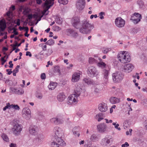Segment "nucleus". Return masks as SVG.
I'll return each instance as SVG.
<instances>
[{
	"mask_svg": "<svg viewBox=\"0 0 147 147\" xmlns=\"http://www.w3.org/2000/svg\"><path fill=\"white\" fill-rule=\"evenodd\" d=\"M53 131L55 134V136L53 139L51 145L53 147H59L63 146L65 144L63 142V141L61 138L63 134V132L61 128L56 126L53 129Z\"/></svg>",
	"mask_w": 147,
	"mask_h": 147,
	"instance_id": "obj_1",
	"label": "nucleus"
},
{
	"mask_svg": "<svg viewBox=\"0 0 147 147\" xmlns=\"http://www.w3.org/2000/svg\"><path fill=\"white\" fill-rule=\"evenodd\" d=\"M82 22V27L79 29L80 32L83 34L90 33L94 27L93 25L90 23L88 21L86 20H84Z\"/></svg>",
	"mask_w": 147,
	"mask_h": 147,
	"instance_id": "obj_2",
	"label": "nucleus"
},
{
	"mask_svg": "<svg viewBox=\"0 0 147 147\" xmlns=\"http://www.w3.org/2000/svg\"><path fill=\"white\" fill-rule=\"evenodd\" d=\"M118 60L121 63H125L129 62L131 60L129 53L123 51L119 53L117 55Z\"/></svg>",
	"mask_w": 147,
	"mask_h": 147,
	"instance_id": "obj_3",
	"label": "nucleus"
},
{
	"mask_svg": "<svg viewBox=\"0 0 147 147\" xmlns=\"http://www.w3.org/2000/svg\"><path fill=\"white\" fill-rule=\"evenodd\" d=\"M71 22L73 26L76 29H79L81 25L80 19L77 17L72 18Z\"/></svg>",
	"mask_w": 147,
	"mask_h": 147,
	"instance_id": "obj_4",
	"label": "nucleus"
},
{
	"mask_svg": "<svg viewBox=\"0 0 147 147\" xmlns=\"http://www.w3.org/2000/svg\"><path fill=\"white\" fill-rule=\"evenodd\" d=\"M123 76L120 72H117L112 74L113 79L115 83L120 82L123 79Z\"/></svg>",
	"mask_w": 147,
	"mask_h": 147,
	"instance_id": "obj_5",
	"label": "nucleus"
},
{
	"mask_svg": "<svg viewBox=\"0 0 147 147\" xmlns=\"http://www.w3.org/2000/svg\"><path fill=\"white\" fill-rule=\"evenodd\" d=\"M22 128V126L18 123H16L13 126L12 128L13 133L15 135H19L20 133Z\"/></svg>",
	"mask_w": 147,
	"mask_h": 147,
	"instance_id": "obj_6",
	"label": "nucleus"
},
{
	"mask_svg": "<svg viewBox=\"0 0 147 147\" xmlns=\"http://www.w3.org/2000/svg\"><path fill=\"white\" fill-rule=\"evenodd\" d=\"M78 98L75 94H71L67 98V103L69 105L76 104L78 101Z\"/></svg>",
	"mask_w": 147,
	"mask_h": 147,
	"instance_id": "obj_7",
	"label": "nucleus"
},
{
	"mask_svg": "<svg viewBox=\"0 0 147 147\" xmlns=\"http://www.w3.org/2000/svg\"><path fill=\"white\" fill-rule=\"evenodd\" d=\"M141 18V15L138 13H135L131 16L130 20H131L134 24H136L140 21Z\"/></svg>",
	"mask_w": 147,
	"mask_h": 147,
	"instance_id": "obj_8",
	"label": "nucleus"
},
{
	"mask_svg": "<svg viewBox=\"0 0 147 147\" xmlns=\"http://www.w3.org/2000/svg\"><path fill=\"white\" fill-rule=\"evenodd\" d=\"M88 74L90 77L97 76L98 75L96 69L93 66L89 67L88 70Z\"/></svg>",
	"mask_w": 147,
	"mask_h": 147,
	"instance_id": "obj_9",
	"label": "nucleus"
},
{
	"mask_svg": "<svg viewBox=\"0 0 147 147\" xmlns=\"http://www.w3.org/2000/svg\"><path fill=\"white\" fill-rule=\"evenodd\" d=\"M22 113V117L26 119H29L31 117L30 110L27 107L24 108L23 109Z\"/></svg>",
	"mask_w": 147,
	"mask_h": 147,
	"instance_id": "obj_10",
	"label": "nucleus"
},
{
	"mask_svg": "<svg viewBox=\"0 0 147 147\" xmlns=\"http://www.w3.org/2000/svg\"><path fill=\"white\" fill-rule=\"evenodd\" d=\"M85 3V0H78L76 4V7L79 11H81L84 8Z\"/></svg>",
	"mask_w": 147,
	"mask_h": 147,
	"instance_id": "obj_11",
	"label": "nucleus"
},
{
	"mask_svg": "<svg viewBox=\"0 0 147 147\" xmlns=\"http://www.w3.org/2000/svg\"><path fill=\"white\" fill-rule=\"evenodd\" d=\"M115 23L117 27L119 28H121L124 26L125 21L121 17H119L115 19Z\"/></svg>",
	"mask_w": 147,
	"mask_h": 147,
	"instance_id": "obj_12",
	"label": "nucleus"
},
{
	"mask_svg": "<svg viewBox=\"0 0 147 147\" xmlns=\"http://www.w3.org/2000/svg\"><path fill=\"white\" fill-rule=\"evenodd\" d=\"M67 34L68 36L76 38L78 36V32L75 30L69 29L67 31Z\"/></svg>",
	"mask_w": 147,
	"mask_h": 147,
	"instance_id": "obj_13",
	"label": "nucleus"
},
{
	"mask_svg": "<svg viewBox=\"0 0 147 147\" xmlns=\"http://www.w3.org/2000/svg\"><path fill=\"white\" fill-rule=\"evenodd\" d=\"M50 121L52 123L56 125L62 124L64 122L62 119L57 117L53 118L51 119Z\"/></svg>",
	"mask_w": 147,
	"mask_h": 147,
	"instance_id": "obj_14",
	"label": "nucleus"
},
{
	"mask_svg": "<svg viewBox=\"0 0 147 147\" xmlns=\"http://www.w3.org/2000/svg\"><path fill=\"white\" fill-rule=\"evenodd\" d=\"M81 73V72L80 71H78L74 73L72 75V81L73 82H78L80 79V75Z\"/></svg>",
	"mask_w": 147,
	"mask_h": 147,
	"instance_id": "obj_15",
	"label": "nucleus"
},
{
	"mask_svg": "<svg viewBox=\"0 0 147 147\" xmlns=\"http://www.w3.org/2000/svg\"><path fill=\"white\" fill-rule=\"evenodd\" d=\"M38 131V127L36 125H31L29 128V131L30 134L32 135H36Z\"/></svg>",
	"mask_w": 147,
	"mask_h": 147,
	"instance_id": "obj_16",
	"label": "nucleus"
},
{
	"mask_svg": "<svg viewBox=\"0 0 147 147\" xmlns=\"http://www.w3.org/2000/svg\"><path fill=\"white\" fill-rule=\"evenodd\" d=\"M98 131L100 133H103L106 131L107 126L105 123H102L97 126Z\"/></svg>",
	"mask_w": 147,
	"mask_h": 147,
	"instance_id": "obj_17",
	"label": "nucleus"
},
{
	"mask_svg": "<svg viewBox=\"0 0 147 147\" xmlns=\"http://www.w3.org/2000/svg\"><path fill=\"white\" fill-rule=\"evenodd\" d=\"M109 73V71L105 69H104L102 71V74L103 76V79L105 84H107L108 82Z\"/></svg>",
	"mask_w": 147,
	"mask_h": 147,
	"instance_id": "obj_18",
	"label": "nucleus"
},
{
	"mask_svg": "<svg viewBox=\"0 0 147 147\" xmlns=\"http://www.w3.org/2000/svg\"><path fill=\"white\" fill-rule=\"evenodd\" d=\"M134 68V66L131 64H128L125 65L124 67L125 72L127 73H129L132 71Z\"/></svg>",
	"mask_w": 147,
	"mask_h": 147,
	"instance_id": "obj_19",
	"label": "nucleus"
},
{
	"mask_svg": "<svg viewBox=\"0 0 147 147\" xmlns=\"http://www.w3.org/2000/svg\"><path fill=\"white\" fill-rule=\"evenodd\" d=\"M98 109L101 112H106L107 109V105L104 103H100L98 105Z\"/></svg>",
	"mask_w": 147,
	"mask_h": 147,
	"instance_id": "obj_20",
	"label": "nucleus"
},
{
	"mask_svg": "<svg viewBox=\"0 0 147 147\" xmlns=\"http://www.w3.org/2000/svg\"><path fill=\"white\" fill-rule=\"evenodd\" d=\"M53 4V2L52 3V0H46L44 3V6L46 7L45 9L48 10Z\"/></svg>",
	"mask_w": 147,
	"mask_h": 147,
	"instance_id": "obj_21",
	"label": "nucleus"
},
{
	"mask_svg": "<svg viewBox=\"0 0 147 147\" xmlns=\"http://www.w3.org/2000/svg\"><path fill=\"white\" fill-rule=\"evenodd\" d=\"M12 11H9L6 13L4 16L8 21H10L12 18Z\"/></svg>",
	"mask_w": 147,
	"mask_h": 147,
	"instance_id": "obj_22",
	"label": "nucleus"
},
{
	"mask_svg": "<svg viewBox=\"0 0 147 147\" xmlns=\"http://www.w3.org/2000/svg\"><path fill=\"white\" fill-rule=\"evenodd\" d=\"M83 81L88 85H93L95 84V82L89 78H84Z\"/></svg>",
	"mask_w": 147,
	"mask_h": 147,
	"instance_id": "obj_23",
	"label": "nucleus"
},
{
	"mask_svg": "<svg viewBox=\"0 0 147 147\" xmlns=\"http://www.w3.org/2000/svg\"><path fill=\"white\" fill-rule=\"evenodd\" d=\"M111 103L112 104H116L120 102V98H117L114 97H111L109 99Z\"/></svg>",
	"mask_w": 147,
	"mask_h": 147,
	"instance_id": "obj_24",
	"label": "nucleus"
},
{
	"mask_svg": "<svg viewBox=\"0 0 147 147\" xmlns=\"http://www.w3.org/2000/svg\"><path fill=\"white\" fill-rule=\"evenodd\" d=\"M58 100L59 102H62L64 101L66 98L65 96L64 93H59L57 96Z\"/></svg>",
	"mask_w": 147,
	"mask_h": 147,
	"instance_id": "obj_25",
	"label": "nucleus"
},
{
	"mask_svg": "<svg viewBox=\"0 0 147 147\" xmlns=\"http://www.w3.org/2000/svg\"><path fill=\"white\" fill-rule=\"evenodd\" d=\"M82 89L79 87L78 88H76L74 90V93L73 94H75L77 97H79L81 92Z\"/></svg>",
	"mask_w": 147,
	"mask_h": 147,
	"instance_id": "obj_26",
	"label": "nucleus"
},
{
	"mask_svg": "<svg viewBox=\"0 0 147 147\" xmlns=\"http://www.w3.org/2000/svg\"><path fill=\"white\" fill-rule=\"evenodd\" d=\"M57 84L56 82H51L49 85L48 86V87L49 90H54L56 88Z\"/></svg>",
	"mask_w": 147,
	"mask_h": 147,
	"instance_id": "obj_27",
	"label": "nucleus"
},
{
	"mask_svg": "<svg viewBox=\"0 0 147 147\" xmlns=\"http://www.w3.org/2000/svg\"><path fill=\"white\" fill-rule=\"evenodd\" d=\"M14 91L15 94L18 95H22L24 93V90L22 89H14Z\"/></svg>",
	"mask_w": 147,
	"mask_h": 147,
	"instance_id": "obj_28",
	"label": "nucleus"
},
{
	"mask_svg": "<svg viewBox=\"0 0 147 147\" xmlns=\"http://www.w3.org/2000/svg\"><path fill=\"white\" fill-rule=\"evenodd\" d=\"M78 127H75L73 129V132L75 136H77L79 137L80 136V134L78 133Z\"/></svg>",
	"mask_w": 147,
	"mask_h": 147,
	"instance_id": "obj_29",
	"label": "nucleus"
},
{
	"mask_svg": "<svg viewBox=\"0 0 147 147\" xmlns=\"http://www.w3.org/2000/svg\"><path fill=\"white\" fill-rule=\"evenodd\" d=\"M0 32H3L6 28L5 24H2V22L0 21Z\"/></svg>",
	"mask_w": 147,
	"mask_h": 147,
	"instance_id": "obj_30",
	"label": "nucleus"
},
{
	"mask_svg": "<svg viewBox=\"0 0 147 147\" xmlns=\"http://www.w3.org/2000/svg\"><path fill=\"white\" fill-rule=\"evenodd\" d=\"M98 139V138L97 136L95 134L92 135L90 138V140L93 141L97 140Z\"/></svg>",
	"mask_w": 147,
	"mask_h": 147,
	"instance_id": "obj_31",
	"label": "nucleus"
},
{
	"mask_svg": "<svg viewBox=\"0 0 147 147\" xmlns=\"http://www.w3.org/2000/svg\"><path fill=\"white\" fill-rule=\"evenodd\" d=\"M25 40L24 39H23L22 40V41L21 42H20V43H19V44H18V43L17 42H16V44L14 45H11V46H13L14 47H13V50H15L16 49V48H15V47H16V46H18V47H19L20 46V45H21V44L22 43H24V42Z\"/></svg>",
	"mask_w": 147,
	"mask_h": 147,
	"instance_id": "obj_32",
	"label": "nucleus"
},
{
	"mask_svg": "<svg viewBox=\"0 0 147 147\" xmlns=\"http://www.w3.org/2000/svg\"><path fill=\"white\" fill-rule=\"evenodd\" d=\"M89 62L90 63L93 64L97 63L98 62L94 58L92 57H90L89 58Z\"/></svg>",
	"mask_w": 147,
	"mask_h": 147,
	"instance_id": "obj_33",
	"label": "nucleus"
},
{
	"mask_svg": "<svg viewBox=\"0 0 147 147\" xmlns=\"http://www.w3.org/2000/svg\"><path fill=\"white\" fill-rule=\"evenodd\" d=\"M45 44L49 45H53L54 44V41L53 39H51L48 40Z\"/></svg>",
	"mask_w": 147,
	"mask_h": 147,
	"instance_id": "obj_34",
	"label": "nucleus"
},
{
	"mask_svg": "<svg viewBox=\"0 0 147 147\" xmlns=\"http://www.w3.org/2000/svg\"><path fill=\"white\" fill-rule=\"evenodd\" d=\"M1 137L4 141L7 142L9 140L8 138L7 135L4 134H2Z\"/></svg>",
	"mask_w": 147,
	"mask_h": 147,
	"instance_id": "obj_35",
	"label": "nucleus"
},
{
	"mask_svg": "<svg viewBox=\"0 0 147 147\" xmlns=\"http://www.w3.org/2000/svg\"><path fill=\"white\" fill-rule=\"evenodd\" d=\"M98 65L102 68H104L105 67L106 65L105 63L103 62H100L98 63Z\"/></svg>",
	"mask_w": 147,
	"mask_h": 147,
	"instance_id": "obj_36",
	"label": "nucleus"
},
{
	"mask_svg": "<svg viewBox=\"0 0 147 147\" xmlns=\"http://www.w3.org/2000/svg\"><path fill=\"white\" fill-rule=\"evenodd\" d=\"M58 2L60 4L65 5L68 3V1L67 0H58Z\"/></svg>",
	"mask_w": 147,
	"mask_h": 147,
	"instance_id": "obj_37",
	"label": "nucleus"
},
{
	"mask_svg": "<svg viewBox=\"0 0 147 147\" xmlns=\"http://www.w3.org/2000/svg\"><path fill=\"white\" fill-rule=\"evenodd\" d=\"M137 3L140 8L143 7L144 5V3L142 1L140 0L138 1Z\"/></svg>",
	"mask_w": 147,
	"mask_h": 147,
	"instance_id": "obj_38",
	"label": "nucleus"
},
{
	"mask_svg": "<svg viewBox=\"0 0 147 147\" xmlns=\"http://www.w3.org/2000/svg\"><path fill=\"white\" fill-rule=\"evenodd\" d=\"M54 72L57 73L58 74H60V71L59 69V67L58 66H56L54 67Z\"/></svg>",
	"mask_w": 147,
	"mask_h": 147,
	"instance_id": "obj_39",
	"label": "nucleus"
},
{
	"mask_svg": "<svg viewBox=\"0 0 147 147\" xmlns=\"http://www.w3.org/2000/svg\"><path fill=\"white\" fill-rule=\"evenodd\" d=\"M128 122L129 121L128 120L125 121L124 122L123 126L125 129L129 127Z\"/></svg>",
	"mask_w": 147,
	"mask_h": 147,
	"instance_id": "obj_40",
	"label": "nucleus"
},
{
	"mask_svg": "<svg viewBox=\"0 0 147 147\" xmlns=\"http://www.w3.org/2000/svg\"><path fill=\"white\" fill-rule=\"evenodd\" d=\"M53 29L55 31H59L61 30V28L57 26H54L53 27Z\"/></svg>",
	"mask_w": 147,
	"mask_h": 147,
	"instance_id": "obj_41",
	"label": "nucleus"
},
{
	"mask_svg": "<svg viewBox=\"0 0 147 147\" xmlns=\"http://www.w3.org/2000/svg\"><path fill=\"white\" fill-rule=\"evenodd\" d=\"M44 44L43 43L40 44L39 45L40 47H41L43 51H45L46 50L47 46L46 45H44Z\"/></svg>",
	"mask_w": 147,
	"mask_h": 147,
	"instance_id": "obj_42",
	"label": "nucleus"
},
{
	"mask_svg": "<svg viewBox=\"0 0 147 147\" xmlns=\"http://www.w3.org/2000/svg\"><path fill=\"white\" fill-rule=\"evenodd\" d=\"M48 52V53H45L44 54V56L45 57H47L50 55L52 53V50H51L49 49Z\"/></svg>",
	"mask_w": 147,
	"mask_h": 147,
	"instance_id": "obj_43",
	"label": "nucleus"
},
{
	"mask_svg": "<svg viewBox=\"0 0 147 147\" xmlns=\"http://www.w3.org/2000/svg\"><path fill=\"white\" fill-rule=\"evenodd\" d=\"M111 49L110 48L104 49L102 50V52L104 54H106L110 51Z\"/></svg>",
	"mask_w": 147,
	"mask_h": 147,
	"instance_id": "obj_44",
	"label": "nucleus"
},
{
	"mask_svg": "<svg viewBox=\"0 0 147 147\" xmlns=\"http://www.w3.org/2000/svg\"><path fill=\"white\" fill-rule=\"evenodd\" d=\"M99 15L100 16V18L101 19H103L104 18V16L105 15V13L103 12H101L99 13Z\"/></svg>",
	"mask_w": 147,
	"mask_h": 147,
	"instance_id": "obj_45",
	"label": "nucleus"
},
{
	"mask_svg": "<svg viewBox=\"0 0 147 147\" xmlns=\"http://www.w3.org/2000/svg\"><path fill=\"white\" fill-rule=\"evenodd\" d=\"M13 108L15 110H19L20 109V107L17 105H13Z\"/></svg>",
	"mask_w": 147,
	"mask_h": 147,
	"instance_id": "obj_46",
	"label": "nucleus"
},
{
	"mask_svg": "<svg viewBox=\"0 0 147 147\" xmlns=\"http://www.w3.org/2000/svg\"><path fill=\"white\" fill-rule=\"evenodd\" d=\"M36 97L39 99H41L42 98V94H39L36 95Z\"/></svg>",
	"mask_w": 147,
	"mask_h": 147,
	"instance_id": "obj_47",
	"label": "nucleus"
},
{
	"mask_svg": "<svg viewBox=\"0 0 147 147\" xmlns=\"http://www.w3.org/2000/svg\"><path fill=\"white\" fill-rule=\"evenodd\" d=\"M41 78L42 79H45L46 78L45 74V73H43L41 75Z\"/></svg>",
	"mask_w": 147,
	"mask_h": 147,
	"instance_id": "obj_48",
	"label": "nucleus"
},
{
	"mask_svg": "<svg viewBox=\"0 0 147 147\" xmlns=\"http://www.w3.org/2000/svg\"><path fill=\"white\" fill-rule=\"evenodd\" d=\"M20 67L19 65H17L16 68L15 69L13 70V72L17 73L18 72L19 70L18 69Z\"/></svg>",
	"mask_w": 147,
	"mask_h": 147,
	"instance_id": "obj_49",
	"label": "nucleus"
},
{
	"mask_svg": "<svg viewBox=\"0 0 147 147\" xmlns=\"http://www.w3.org/2000/svg\"><path fill=\"white\" fill-rule=\"evenodd\" d=\"M44 138V136L42 135L41 134H39L38 137V140H41L43 139Z\"/></svg>",
	"mask_w": 147,
	"mask_h": 147,
	"instance_id": "obj_50",
	"label": "nucleus"
},
{
	"mask_svg": "<svg viewBox=\"0 0 147 147\" xmlns=\"http://www.w3.org/2000/svg\"><path fill=\"white\" fill-rule=\"evenodd\" d=\"M12 29H13V32L14 33V34L15 35H17L18 34V33L16 31V29L15 28H12Z\"/></svg>",
	"mask_w": 147,
	"mask_h": 147,
	"instance_id": "obj_51",
	"label": "nucleus"
},
{
	"mask_svg": "<svg viewBox=\"0 0 147 147\" xmlns=\"http://www.w3.org/2000/svg\"><path fill=\"white\" fill-rule=\"evenodd\" d=\"M129 144L127 142H125L124 144H122L121 147H127L129 146Z\"/></svg>",
	"mask_w": 147,
	"mask_h": 147,
	"instance_id": "obj_52",
	"label": "nucleus"
},
{
	"mask_svg": "<svg viewBox=\"0 0 147 147\" xmlns=\"http://www.w3.org/2000/svg\"><path fill=\"white\" fill-rule=\"evenodd\" d=\"M11 69H8L6 70V71L7 72V74L8 75L11 74L12 73V71L11 70Z\"/></svg>",
	"mask_w": 147,
	"mask_h": 147,
	"instance_id": "obj_53",
	"label": "nucleus"
},
{
	"mask_svg": "<svg viewBox=\"0 0 147 147\" xmlns=\"http://www.w3.org/2000/svg\"><path fill=\"white\" fill-rule=\"evenodd\" d=\"M1 60L2 61L1 64L3 65L4 63L6 61V60H5L3 58H1Z\"/></svg>",
	"mask_w": 147,
	"mask_h": 147,
	"instance_id": "obj_54",
	"label": "nucleus"
},
{
	"mask_svg": "<svg viewBox=\"0 0 147 147\" xmlns=\"http://www.w3.org/2000/svg\"><path fill=\"white\" fill-rule=\"evenodd\" d=\"M119 126V125L118 124H116V125L115 126V129H117L118 130L120 131L121 130V129L120 127H118Z\"/></svg>",
	"mask_w": 147,
	"mask_h": 147,
	"instance_id": "obj_55",
	"label": "nucleus"
},
{
	"mask_svg": "<svg viewBox=\"0 0 147 147\" xmlns=\"http://www.w3.org/2000/svg\"><path fill=\"white\" fill-rule=\"evenodd\" d=\"M15 9V6L14 5H12L11 7H10V10L11 11H13V10Z\"/></svg>",
	"mask_w": 147,
	"mask_h": 147,
	"instance_id": "obj_56",
	"label": "nucleus"
},
{
	"mask_svg": "<svg viewBox=\"0 0 147 147\" xmlns=\"http://www.w3.org/2000/svg\"><path fill=\"white\" fill-rule=\"evenodd\" d=\"M8 103L6 104V105L4 107L3 109V111H5L7 109H9V105L8 104Z\"/></svg>",
	"mask_w": 147,
	"mask_h": 147,
	"instance_id": "obj_57",
	"label": "nucleus"
},
{
	"mask_svg": "<svg viewBox=\"0 0 147 147\" xmlns=\"http://www.w3.org/2000/svg\"><path fill=\"white\" fill-rule=\"evenodd\" d=\"M9 64L10 65L9 67L10 68H12L13 67V64L12 63V61H10L9 62Z\"/></svg>",
	"mask_w": 147,
	"mask_h": 147,
	"instance_id": "obj_58",
	"label": "nucleus"
},
{
	"mask_svg": "<svg viewBox=\"0 0 147 147\" xmlns=\"http://www.w3.org/2000/svg\"><path fill=\"white\" fill-rule=\"evenodd\" d=\"M26 56L29 55L30 57H31L32 56V54L31 53H30V52L29 51H27L26 52Z\"/></svg>",
	"mask_w": 147,
	"mask_h": 147,
	"instance_id": "obj_59",
	"label": "nucleus"
},
{
	"mask_svg": "<svg viewBox=\"0 0 147 147\" xmlns=\"http://www.w3.org/2000/svg\"><path fill=\"white\" fill-rule=\"evenodd\" d=\"M16 24L18 26H19L20 25V20L19 19H18L17 20V21L16 22Z\"/></svg>",
	"mask_w": 147,
	"mask_h": 147,
	"instance_id": "obj_60",
	"label": "nucleus"
},
{
	"mask_svg": "<svg viewBox=\"0 0 147 147\" xmlns=\"http://www.w3.org/2000/svg\"><path fill=\"white\" fill-rule=\"evenodd\" d=\"M33 17V16L32 14H29L28 16V19H31Z\"/></svg>",
	"mask_w": 147,
	"mask_h": 147,
	"instance_id": "obj_61",
	"label": "nucleus"
},
{
	"mask_svg": "<svg viewBox=\"0 0 147 147\" xmlns=\"http://www.w3.org/2000/svg\"><path fill=\"white\" fill-rule=\"evenodd\" d=\"M10 147H16V145L13 143H12L10 145Z\"/></svg>",
	"mask_w": 147,
	"mask_h": 147,
	"instance_id": "obj_62",
	"label": "nucleus"
},
{
	"mask_svg": "<svg viewBox=\"0 0 147 147\" xmlns=\"http://www.w3.org/2000/svg\"><path fill=\"white\" fill-rule=\"evenodd\" d=\"M9 105V109H10L11 108H13V104L10 105L9 103H8V104Z\"/></svg>",
	"mask_w": 147,
	"mask_h": 147,
	"instance_id": "obj_63",
	"label": "nucleus"
},
{
	"mask_svg": "<svg viewBox=\"0 0 147 147\" xmlns=\"http://www.w3.org/2000/svg\"><path fill=\"white\" fill-rule=\"evenodd\" d=\"M99 92V90L97 88H96L94 90V92L97 93Z\"/></svg>",
	"mask_w": 147,
	"mask_h": 147,
	"instance_id": "obj_64",
	"label": "nucleus"
}]
</instances>
